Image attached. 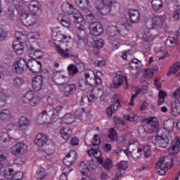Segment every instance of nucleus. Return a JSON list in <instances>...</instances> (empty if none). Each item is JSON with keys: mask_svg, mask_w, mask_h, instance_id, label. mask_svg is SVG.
<instances>
[{"mask_svg": "<svg viewBox=\"0 0 180 180\" xmlns=\"http://www.w3.org/2000/svg\"><path fill=\"white\" fill-rule=\"evenodd\" d=\"M47 102L49 105L46 106L45 110L41 112L43 123L46 124L50 123L53 119L58 117L64 109V106L63 105H58L56 108H53L57 103V98H56L49 97Z\"/></svg>", "mask_w": 180, "mask_h": 180, "instance_id": "1", "label": "nucleus"}, {"mask_svg": "<svg viewBox=\"0 0 180 180\" xmlns=\"http://www.w3.org/2000/svg\"><path fill=\"white\" fill-rule=\"evenodd\" d=\"M108 32L111 37L116 36L117 33L120 34V36L124 37V36H127V34H129V25L123 22H117L115 27L108 28Z\"/></svg>", "mask_w": 180, "mask_h": 180, "instance_id": "2", "label": "nucleus"}, {"mask_svg": "<svg viewBox=\"0 0 180 180\" xmlns=\"http://www.w3.org/2000/svg\"><path fill=\"white\" fill-rule=\"evenodd\" d=\"M116 0H102V1H97L95 5L96 9L99 13L103 16H107L112 11V4Z\"/></svg>", "mask_w": 180, "mask_h": 180, "instance_id": "3", "label": "nucleus"}, {"mask_svg": "<svg viewBox=\"0 0 180 180\" xmlns=\"http://www.w3.org/2000/svg\"><path fill=\"white\" fill-rule=\"evenodd\" d=\"M164 22H165V16L155 15L146 21V27L147 29H161Z\"/></svg>", "mask_w": 180, "mask_h": 180, "instance_id": "4", "label": "nucleus"}, {"mask_svg": "<svg viewBox=\"0 0 180 180\" xmlns=\"http://www.w3.org/2000/svg\"><path fill=\"white\" fill-rule=\"evenodd\" d=\"M42 58L43 56L39 55L38 57L34 58L32 59H29L27 60V67H28L27 68H29L30 71L32 72L34 74H39V72L41 71V62L37 60V58L40 60Z\"/></svg>", "mask_w": 180, "mask_h": 180, "instance_id": "5", "label": "nucleus"}, {"mask_svg": "<svg viewBox=\"0 0 180 180\" xmlns=\"http://www.w3.org/2000/svg\"><path fill=\"white\" fill-rule=\"evenodd\" d=\"M172 140V137L169 134H163L162 135H157L155 136V143L157 147L160 148H166L167 146L169 144V141Z\"/></svg>", "mask_w": 180, "mask_h": 180, "instance_id": "6", "label": "nucleus"}, {"mask_svg": "<svg viewBox=\"0 0 180 180\" xmlns=\"http://www.w3.org/2000/svg\"><path fill=\"white\" fill-rule=\"evenodd\" d=\"M170 164L171 162L165 161V157L161 156L155 166L156 172L159 175H165L168 168H171Z\"/></svg>", "mask_w": 180, "mask_h": 180, "instance_id": "7", "label": "nucleus"}, {"mask_svg": "<svg viewBox=\"0 0 180 180\" xmlns=\"http://www.w3.org/2000/svg\"><path fill=\"white\" fill-rule=\"evenodd\" d=\"M75 4L79 9L83 11V12H85L86 15H84V19H86L89 16V18H91V1L89 0H75Z\"/></svg>", "mask_w": 180, "mask_h": 180, "instance_id": "8", "label": "nucleus"}, {"mask_svg": "<svg viewBox=\"0 0 180 180\" xmlns=\"http://www.w3.org/2000/svg\"><path fill=\"white\" fill-rule=\"evenodd\" d=\"M27 68V62L24 58H20L13 65V71L15 74H22Z\"/></svg>", "mask_w": 180, "mask_h": 180, "instance_id": "9", "label": "nucleus"}, {"mask_svg": "<svg viewBox=\"0 0 180 180\" xmlns=\"http://www.w3.org/2000/svg\"><path fill=\"white\" fill-rule=\"evenodd\" d=\"M27 8L33 16H36V15H40V13H41V4L38 3L37 1H30L27 5Z\"/></svg>", "mask_w": 180, "mask_h": 180, "instance_id": "10", "label": "nucleus"}, {"mask_svg": "<svg viewBox=\"0 0 180 180\" xmlns=\"http://www.w3.org/2000/svg\"><path fill=\"white\" fill-rule=\"evenodd\" d=\"M26 150H27V146H26V144L23 143H18L12 147L11 153L13 155L19 157V155H23Z\"/></svg>", "mask_w": 180, "mask_h": 180, "instance_id": "11", "label": "nucleus"}, {"mask_svg": "<svg viewBox=\"0 0 180 180\" xmlns=\"http://www.w3.org/2000/svg\"><path fill=\"white\" fill-rule=\"evenodd\" d=\"M53 80L56 85H65L70 81V78L60 72H56L53 74Z\"/></svg>", "mask_w": 180, "mask_h": 180, "instance_id": "12", "label": "nucleus"}, {"mask_svg": "<svg viewBox=\"0 0 180 180\" xmlns=\"http://www.w3.org/2000/svg\"><path fill=\"white\" fill-rule=\"evenodd\" d=\"M23 37H25L23 34H21V37H16L18 44H13V49L18 56H22L25 50V47L23 46V44L25 43V41H23Z\"/></svg>", "mask_w": 180, "mask_h": 180, "instance_id": "13", "label": "nucleus"}, {"mask_svg": "<svg viewBox=\"0 0 180 180\" xmlns=\"http://www.w3.org/2000/svg\"><path fill=\"white\" fill-rule=\"evenodd\" d=\"M85 70V65H84V63L79 62L76 64V65H70L68 67V71L70 74V75H75L78 72H84Z\"/></svg>", "mask_w": 180, "mask_h": 180, "instance_id": "14", "label": "nucleus"}, {"mask_svg": "<svg viewBox=\"0 0 180 180\" xmlns=\"http://www.w3.org/2000/svg\"><path fill=\"white\" fill-rule=\"evenodd\" d=\"M34 16L33 14L30 15L27 13H23L20 15V22L24 26H32V25H34V22H36V19Z\"/></svg>", "mask_w": 180, "mask_h": 180, "instance_id": "15", "label": "nucleus"}, {"mask_svg": "<svg viewBox=\"0 0 180 180\" xmlns=\"http://www.w3.org/2000/svg\"><path fill=\"white\" fill-rule=\"evenodd\" d=\"M129 168V162L126 160H122L117 164V171L115 173V176L119 179L120 176H123L124 171Z\"/></svg>", "mask_w": 180, "mask_h": 180, "instance_id": "16", "label": "nucleus"}, {"mask_svg": "<svg viewBox=\"0 0 180 180\" xmlns=\"http://www.w3.org/2000/svg\"><path fill=\"white\" fill-rule=\"evenodd\" d=\"M129 20L130 23H139L140 22V11L137 9L130 8L127 11Z\"/></svg>", "mask_w": 180, "mask_h": 180, "instance_id": "17", "label": "nucleus"}, {"mask_svg": "<svg viewBox=\"0 0 180 180\" xmlns=\"http://www.w3.org/2000/svg\"><path fill=\"white\" fill-rule=\"evenodd\" d=\"M50 140L47 139V135H46L44 133H39L35 139H34V144L35 146H37L38 147H41V148H44L46 143H49Z\"/></svg>", "mask_w": 180, "mask_h": 180, "instance_id": "18", "label": "nucleus"}, {"mask_svg": "<svg viewBox=\"0 0 180 180\" xmlns=\"http://www.w3.org/2000/svg\"><path fill=\"white\" fill-rule=\"evenodd\" d=\"M43 75H37L32 79V88L35 92H39L43 89Z\"/></svg>", "mask_w": 180, "mask_h": 180, "instance_id": "19", "label": "nucleus"}, {"mask_svg": "<svg viewBox=\"0 0 180 180\" xmlns=\"http://www.w3.org/2000/svg\"><path fill=\"white\" fill-rule=\"evenodd\" d=\"M179 151H180V139L179 137H176L172 141L167 153L169 155H175V154H178Z\"/></svg>", "mask_w": 180, "mask_h": 180, "instance_id": "20", "label": "nucleus"}, {"mask_svg": "<svg viewBox=\"0 0 180 180\" xmlns=\"http://www.w3.org/2000/svg\"><path fill=\"white\" fill-rule=\"evenodd\" d=\"M123 152L127 155L128 158H133V160H139V158H141V153H143V149L141 148H138L136 150H124Z\"/></svg>", "mask_w": 180, "mask_h": 180, "instance_id": "21", "label": "nucleus"}, {"mask_svg": "<svg viewBox=\"0 0 180 180\" xmlns=\"http://www.w3.org/2000/svg\"><path fill=\"white\" fill-rule=\"evenodd\" d=\"M151 29H146L141 34V37H142L145 44H150L154 41V39H155V36L150 33Z\"/></svg>", "mask_w": 180, "mask_h": 180, "instance_id": "22", "label": "nucleus"}, {"mask_svg": "<svg viewBox=\"0 0 180 180\" xmlns=\"http://www.w3.org/2000/svg\"><path fill=\"white\" fill-rule=\"evenodd\" d=\"M123 82H124V76L120 72H117L112 79V88L122 86Z\"/></svg>", "mask_w": 180, "mask_h": 180, "instance_id": "23", "label": "nucleus"}, {"mask_svg": "<svg viewBox=\"0 0 180 180\" xmlns=\"http://www.w3.org/2000/svg\"><path fill=\"white\" fill-rule=\"evenodd\" d=\"M91 34L93 36H101L103 33V27L99 22H93L91 24Z\"/></svg>", "mask_w": 180, "mask_h": 180, "instance_id": "24", "label": "nucleus"}, {"mask_svg": "<svg viewBox=\"0 0 180 180\" xmlns=\"http://www.w3.org/2000/svg\"><path fill=\"white\" fill-rule=\"evenodd\" d=\"M18 125L14 124V126H15V130H20V131H22L25 127L30 126V121L29 120V118L25 116L20 117L18 121Z\"/></svg>", "mask_w": 180, "mask_h": 180, "instance_id": "25", "label": "nucleus"}, {"mask_svg": "<svg viewBox=\"0 0 180 180\" xmlns=\"http://www.w3.org/2000/svg\"><path fill=\"white\" fill-rule=\"evenodd\" d=\"M170 113L172 116L176 117V116H179L180 115V101L174 100L172 102Z\"/></svg>", "mask_w": 180, "mask_h": 180, "instance_id": "26", "label": "nucleus"}, {"mask_svg": "<svg viewBox=\"0 0 180 180\" xmlns=\"http://www.w3.org/2000/svg\"><path fill=\"white\" fill-rule=\"evenodd\" d=\"M77 92V85L75 84H67L63 89V95L68 98Z\"/></svg>", "mask_w": 180, "mask_h": 180, "instance_id": "27", "label": "nucleus"}, {"mask_svg": "<svg viewBox=\"0 0 180 180\" xmlns=\"http://www.w3.org/2000/svg\"><path fill=\"white\" fill-rule=\"evenodd\" d=\"M42 150L48 155H51L56 153V143L51 140H49L48 143L44 146Z\"/></svg>", "mask_w": 180, "mask_h": 180, "instance_id": "28", "label": "nucleus"}, {"mask_svg": "<svg viewBox=\"0 0 180 180\" xmlns=\"http://www.w3.org/2000/svg\"><path fill=\"white\" fill-rule=\"evenodd\" d=\"M1 140L3 143H11L15 140H19V137L16 136V132L11 134V132H8V134H4L1 136Z\"/></svg>", "mask_w": 180, "mask_h": 180, "instance_id": "29", "label": "nucleus"}, {"mask_svg": "<svg viewBox=\"0 0 180 180\" xmlns=\"http://www.w3.org/2000/svg\"><path fill=\"white\" fill-rule=\"evenodd\" d=\"M89 168H91V162L87 160L86 162H82L79 165V171H80L82 175L86 176L89 172Z\"/></svg>", "mask_w": 180, "mask_h": 180, "instance_id": "30", "label": "nucleus"}, {"mask_svg": "<svg viewBox=\"0 0 180 180\" xmlns=\"http://www.w3.org/2000/svg\"><path fill=\"white\" fill-rule=\"evenodd\" d=\"M60 133L64 140H68L70 137L72 136V130L68 127H62Z\"/></svg>", "mask_w": 180, "mask_h": 180, "instance_id": "31", "label": "nucleus"}, {"mask_svg": "<svg viewBox=\"0 0 180 180\" xmlns=\"http://www.w3.org/2000/svg\"><path fill=\"white\" fill-rule=\"evenodd\" d=\"M152 8L156 12L162 9V6H164V2L162 0H152L151 1Z\"/></svg>", "mask_w": 180, "mask_h": 180, "instance_id": "32", "label": "nucleus"}, {"mask_svg": "<svg viewBox=\"0 0 180 180\" xmlns=\"http://www.w3.org/2000/svg\"><path fill=\"white\" fill-rule=\"evenodd\" d=\"M58 22H60L62 26H64V27H70V26H71V21L70 20V18L63 17V15L61 14L58 15Z\"/></svg>", "mask_w": 180, "mask_h": 180, "instance_id": "33", "label": "nucleus"}, {"mask_svg": "<svg viewBox=\"0 0 180 180\" xmlns=\"http://www.w3.org/2000/svg\"><path fill=\"white\" fill-rule=\"evenodd\" d=\"M91 153L94 155V157L97 160L98 162L100 164H103V158H102V152L99 150V149H91Z\"/></svg>", "mask_w": 180, "mask_h": 180, "instance_id": "34", "label": "nucleus"}, {"mask_svg": "<svg viewBox=\"0 0 180 180\" xmlns=\"http://www.w3.org/2000/svg\"><path fill=\"white\" fill-rule=\"evenodd\" d=\"M180 70V63L176 62L171 68L169 69V72H167L168 75H174L178 72Z\"/></svg>", "mask_w": 180, "mask_h": 180, "instance_id": "35", "label": "nucleus"}, {"mask_svg": "<svg viewBox=\"0 0 180 180\" xmlns=\"http://www.w3.org/2000/svg\"><path fill=\"white\" fill-rule=\"evenodd\" d=\"M129 67L131 70H137L141 67V61L139 60V59L134 58L129 62Z\"/></svg>", "mask_w": 180, "mask_h": 180, "instance_id": "36", "label": "nucleus"}, {"mask_svg": "<svg viewBox=\"0 0 180 180\" xmlns=\"http://www.w3.org/2000/svg\"><path fill=\"white\" fill-rule=\"evenodd\" d=\"M78 85L81 91H88L91 86V83L88 82V80L81 79L79 81Z\"/></svg>", "mask_w": 180, "mask_h": 180, "instance_id": "37", "label": "nucleus"}, {"mask_svg": "<svg viewBox=\"0 0 180 180\" xmlns=\"http://www.w3.org/2000/svg\"><path fill=\"white\" fill-rule=\"evenodd\" d=\"M174 127V122L172 120H167L164 122V129L167 130V131H172Z\"/></svg>", "mask_w": 180, "mask_h": 180, "instance_id": "38", "label": "nucleus"}, {"mask_svg": "<svg viewBox=\"0 0 180 180\" xmlns=\"http://www.w3.org/2000/svg\"><path fill=\"white\" fill-rule=\"evenodd\" d=\"M158 98V104L159 105H164L165 103V98H167V92L162 90H159Z\"/></svg>", "mask_w": 180, "mask_h": 180, "instance_id": "39", "label": "nucleus"}, {"mask_svg": "<svg viewBox=\"0 0 180 180\" xmlns=\"http://www.w3.org/2000/svg\"><path fill=\"white\" fill-rule=\"evenodd\" d=\"M57 41H64L65 40H67V39H69L70 40L71 35H67L65 34L61 33V31H59L56 33V35Z\"/></svg>", "mask_w": 180, "mask_h": 180, "instance_id": "40", "label": "nucleus"}, {"mask_svg": "<svg viewBox=\"0 0 180 180\" xmlns=\"http://www.w3.org/2000/svg\"><path fill=\"white\" fill-rule=\"evenodd\" d=\"M56 51L60 54V56L65 58H68V57H70V54L68 53L70 49H68V48H66L65 50H64L61 46H56Z\"/></svg>", "mask_w": 180, "mask_h": 180, "instance_id": "41", "label": "nucleus"}, {"mask_svg": "<svg viewBox=\"0 0 180 180\" xmlns=\"http://www.w3.org/2000/svg\"><path fill=\"white\" fill-rule=\"evenodd\" d=\"M101 164L103 165L104 169H106V171H109L113 168V161L110 158L105 159Z\"/></svg>", "mask_w": 180, "mask_h": 180, "instance_id": "42", "label": "nucleus"}, {"mask_svg": "<svg viewBox=\"0 0 180 180\" xmlns=\"http://www.w3.org/2000/svg\"><path fill=\"white\" fill-rule=\"evenodd\" d=\"M4 176L5 179L12 180L13 178V168H7L4 170Z\"/></svg>", "mask_w": 180, "mask_h": 180, "instance_id": "43", "label": "nucleus"}, {"mask_svg": "<svg viewBox=\"0 0 180 180\" xmlns=\"http://www.w3.org/2000/svg\"><path fill=\"white\" fill-rule=\"evenodd\" d=\"M158 71V66L155 65L152 68H149L146 70L145 75L148 77V78H151L153 75H154V72H157Z\"/></svg>", "mask_w": 180, "mask_h": 180, "instance_id": "44", "label": "nucleus"}, {"mask_svg": "<svg viewBox=\"0 0 180 180\" xmlns=\"http://www.w3.org/2000/svg\"><path fill=\"white\" fill-rule=\"evenodd\" d=\"M46 176V169L44 168L39 167L37 169V178L39 180H43V179Z\"/></svg>", "mask_w": 180, "mask_h": 180, "instance_id": "45", "label": "nucleus"}, {"mask_svg": "<svg viewBox=\"0 0 180 180\" xmlns=\"http://www.w3.org/2000/svg\"><path fill=\"white\" fill-rule=\"evenodd\" d=\"M25 0H13V4L17 11L20 12V11H23V1Z\"/></svg>", "mask_w": 180, "mask_h": 180, "instance_id": "46", "label": "nucleus"}, {"mask_svg": "<svg viewBox=\"0 0 180 180\" xmlns=\"http://www.w3.org/2000/svg\"><path fill=\"white\" fill-rule=\"evenodd\" d=\"M177 41L174 37H168L165 42L166 47H174L176 46Z\"/></svg>", "mask_w": 180, "mask_h": 180, "instance_id": "47", "label": "nucleus"}, {"mask_svg": "<svg viewBox=\"0 0 180 180\" xmlns=\"http://www.w3.org/2000/svg\"><path fill=\"white\" fill-rule=\"evenodd\" d=\"M69 15H72V18L77 20L78 23L81 22V19H82V15L78 11L74 10V11H71V13H69Z\"/></svg>", "mask_w": 180, "mask_h": 180, "instance_id": "48", "label": "nucleus"}, {"mask_svg": "<svg viewBox=\"0 0 180 180\" xmlns=\"http://www.w3.org/2000/svg\"><path fill=\"white\" fill-rule=\"evenodd\" d=\"M148 124L154 129L158 128V120L155 117H150L148 120Z\"/></svg>", "mask_w": 180, "mask_h": 180, "instance_id": "49", "label": "nucleus"}, {"mask_svg": "<svg viewBox=\"0 0 180 180\" xmlns=\"http://www.w3.org/2000/svg\"><path fill=\"white\" fill-rule=\"evenodd\" d=\"M150 84L147 82H143V86L139 88L138 91L136 92H138L139 94H147V91H148V86Z\"/></svg>", "mask_w": 180, "mask_h": 180, "instance_id": "50", "label": "nucleus"}, {"mask_svg": "<svg viewBox=\"0 0 180 180\" xmlns=\"http://www.w3.org/2000/svg\"><path fill=\"white\" fill-rule=\"evenodd\" d=\"M108 137L112 141H116L117 140V133L115 131V129L111 128L109 130Z\"/></svg>", "mask_w": 180, "mask_h": 180, "instance_id": "51", "label": "nucleus"}, {"mask_svg": "<svg viewBox=\"0 0 180 180\" xmlns=\"http://www.w3.org/2000/svg\"><path fill=\"white\" fill-rule=\"evenodd\" d=\"M13 84L15 88H19L23 85V78L15 77L13 79Z\"/></svg>", "mask_w": 180, "mask_h": 180, "instance_id": "52", "label": "nucleus"}, {"mask_svg": "<svg viewBox=\"0 0 180 180\" xmlns=\"http://www.w3.org/2000/svg\"><path fill=\"white\" fill-rule=\"evenodd\" d=\"M95 77V82L96 85H101L102 84V72L100 71L96 72V73L94 72Z\"/></svg>", "mask_w": 180, "mask_h": 180, "instance_id": "53", "label": "nucleus"}, {"mask_svg": "<svg viewBox=\"0 0 180 180\" xmlns=\"http://www.w3.org/2000/svg\"><path fill=\"white\" fill-rule=\"evenodd\" d=\"M104 44H105V42L103 41V39H98L94 41V46L95 49H97V50L102 49V47H103Z\"/></svg>", "mask_w": 180, "mask_h": 180, "instance_id": "54", "label": "nucleus"}, {"mask_svg": "<svg viewBox=\"0 0 180 180\" xmlns=\"http://www.w3.org/2000/svg\"><path fill=\"white\" fill-rule=\"evenodd\" d=\"M143 153L144 156L146 158L151 156V146L150 145H144L143 146Z\"/></svg>", "mask_w": 180, "mask_h": 180, "instance_id": "55", "label": "nucleus"}, {"mask_svg": "<svg viewBox=\"0 0 180 180\" xmlns=\"http://www.w3.org/2000/svg\"><path fill=\"white\" fill-rule=\"evenodd\" d=\"M34 98V95L33 94L32 91H29L25 94V96L23 98V101H25V103H27L29 101L33 99Z\"/></svg>", "mask_w": 180, "mask_h": 180, "instance_id": "56", "label": "nucleus"}, {"mask_svg": "<svg viewBox=\"0 0 180 180\" xmlns=\"http://www.w3.org/2000/svg\"><path fill=\"white\" fill-rule=\"evenodd\" d=\"M160 60H164L165 57H168V51H165V47H161L159 50Z\"/></svg>", "mask_w": 180, "mask_h": 180, "instance_id": "57", "label": "nucleus"}, {"mask_svg": "<svg viewBox=\"0 0 180 180\" xmlns=\"http://www.w3.org/2000/svg\"><path fill=\"white\" fill-rule=\"evenodd\" d=\"M99 144H101V137L98 134H95L92 140V146L98 148Z\"/></svg>", "mask_w": 180, "mask_h": 180, "instance_id": "58", "label": "nucleus"}, {"mask_svg": "<svg viewBox=\"0 0 180 180\" xmlns=\"http://www.w3.org/2000/svg\"><path fill=\"white\" fill-rule=\"evenodd\" d=\"M124 119L128 122H139V117L136 115H124Z\"/></svg>", "mask_w": 180, "mask_h": 180, "instance_id": "59", "label": "nucleus"}, {"mask_svg": "<svg viewBox=\"0 0 180 180\" xmlns=\"http://www.w3.org/2000/svg\"><path fill=\"white\" fill-rule=\"evenodd\" d=\"M63 164L66 165V167H71V165H74V164H75V160H71L70 158L66 156L63 158Z\"/></svg>", "mask_w": 180, "mask_h": 180, "instance_id": "60", "label": "nucleus"}, {"mask_svg": "<svg viewBox=\"0 0 180 180\" xmlns=\"http://www.w3.org/2000/svg\"><path fill=\"white\" fill-rule=\"evenodd\" d=\"M39 101H40V98H39V96H35L33 98L29 101L27 103H29L30 106H36L38 102Z\"/></svg>", "mask_w": 180, "mask_h": 180, "instance_id": "61", "label": "nucleus"}, {"mask_svg": "<svg viewBox=\"0 0 180 180\" xmlns=\"http://www.w3.org/2000/svg\"><path fill=\"white\" fill-rule=\"evenodd\" d=\"M174 101H179L180 99V87L177 88L172 94Z\"/></svg>", "mask_w": 180, "mask_h": 180, "instance_id": "62", "label": "nucleus"}, {"mask_svg": "<svg viewBox=\"0 0 180 180\" xmlns=\"http://www.w3.org/2000/svg\"><path fill=\"white\" fill-rule=\"evenodd\" d=\"M138 133L141 136V137H146L147 136V131H146V128L143 126H141L138 129Z\"/></svg>", "mask_w": 180, "mask_h": 180, "instance_id": "63", "label": "nucleus"}, {"mask_svg": "<svg viewBox=\"0 0 180 180\" xmlns=\"http://www.w3.org/2000/svg\"><path fill=\"white\" fill-rule=\"evenodd\" d=\"M23 178V172H18L13 174V179L11 180H22Z\"/></svg>", "mask_w": 180, "mask_h": 180, "instance_id": "64", "label": "nucleus"}]
</instances>
